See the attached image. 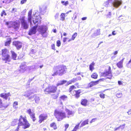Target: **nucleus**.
Instances as JSON below:
<instances>
[{"instance_id": "bb28decb", "label": "nucleus", "mask_w": 131, "mask_h": 131, "mask_svg": "<svg viewBox=\"0 0 131 131\" xmlns=\"http://www.w3.org/2000/svg\"><path fill=\"white\" fill-rule=\"evenodd\" d=\"M94 65V63L93 62H92L89 66V69L90 70L92 71L94 69L93 67Z\"/></svg>"}, {"instance_id": "4c0bfd02", "label": "nucleus", "mask_w": 131, "mask_h": 131, "mask_svg": "<svg viewBox=\"0 0 131 131\" xmlns=\"http://www.w3.org/2000/svg\"><path fill=\"white\" fill-rule=\"evenodd\" d=\"M79 125L80 123H79L78 125H77L72 131H76L77 129H78Z\"/></svg>"}, {"instance_id": "6ab92c4d", "label": "nucleus", "mask_w": 131, "mask_h": 131, "mask_svg": "<svg viewBox=\"0 0 131 131\" xmlns=\"http://www.w3.org/2000/svg\"><path fill=\"white\" fill-rule=\"evenodd\" d=\"M88 101V100L86 99H82L81 101V104L83 105L86 106L87 105Z\"/></svg>"}, {"instance_id": "4468645a", "label": "nucleus", "mask_w": 131, "mask_h": 131, "mask_svg": "<svg viewBox=\"0 0 131 131\" xmlns=\"http://www.w3.org/2000/svg\"><path fill=\"white\" fill-rule=\"evenodd\" d=\"M65 111L67 115V117L68 118L73 116L74 114V111H70L67 108L66 109Z\"/></svg>"}, {"instance_id": "ea45409f", "label": "nucleus", "mask_w": 131, "mask_h": 131, "mask_svg": "<svg viewBox=\"0 0 131 131\" xmlns=\"http://www.w3.org/2000/svg\"><path fill=\"white\" fill-rule=\"evenodd\" d=\"M28 99L30 100L31 101H33L34 100H35L34 95L33 96H31L29 97L28 98Z\"/></svg>"}, {"instance_id": "680f3d73", "label": "nucleus", "mask_w": 131, "mask_h": 131, "mask_svg": "<svg viewBox=\"0 0 131 131\" xmlns=\"http://www.w3.org/2000/svg\"><path fill=\"white\" fill-rule=\"evenodd\" d=\"M62 85V84H61V81L59 82L57 84V86H58L59 85Z\"/></svg>"}, {"instance_id": "f3484780", "label": "nucleus", "mask_w": 131, "mask_h": 131, "mask_svg": "<svg viewBox=\"0 0 131 131\" xmlns=\"http://www.w3.org/2000/svg\"><path fill=\"white\" fill-rule=\"evenodd\" d=\"M47 116H45L44 115L41 114L39 116V122L40 123H41L42 121L45 119H46Z\"/></svg>"}, {"instance_id": "a19ab883", "label": "nucleus", "mask_w": 131, "mask_h": 131, "mask_svg": "<svg viewBox=\"0 0 131 131\" xmlns=\"http://www.w3.org/2000/svg\"><path fill=\"white\" fill-rule=\"evenodd\" d=\"M121 73V71L117 70L114 73L115 76H117L119 74Z\"/></svg>"}, {"instance_id": "58836bf2", "label": "nucleus", "mask_w": 131, "mask_h": 131, "mask_svg": "<svg viewBox=\"0 0 131 131\" xmlns=\"http://www.w3.org/2000/svg\"><path fill=\"white\" fill-rule=\"evenodd\" d=\"M77 35V33L76 32H75L74 33V34L72 35V37L71 38V39L73 40H74L75 38L76 37Z\"/></svg>"}, {"instance_id": "72a5a7b5", "label": "nucleus", "mask_w": 131, "mask_h": 131, "mask_svg": "<svg viewBox=\"0 0 131 131\" xmlns=\"http://www.w3.org/2000/svg\"><path fill=\"white\" fill-rule=\"evenodd\" d=\"M11 40L10 39H8V41H6L5 43V46H8L10 44L11 42Z\"/></svg>"}, {"instance_id": "a878e982", "label": "nucleus", "mask_w": 131, "mask_h": 131, "mask_svg": "<svg viewBox=\"0 0 131 131\" xmlns=\"http://www.w3.org/2000/svg\"><path fill=\"white\" fill-rule=\"evenodd\" d=\"M30 117L31 119H32L33 121L34 122L35 121L36 119V118L35 116V113H32V114L30 115Z\"/></svg>"}, {"instance_id": "774afa93", "label": "nucleus", "mask_w": 131, "mask_h": 131, "mask_svg": "<svg viewBox=\"0 0 131 131\" xmlns=\"http://www.w3.org/2000/svg\"><path fill=\"white\" fill-rule=\"evenodd\" d=\"M77 80H81V77H77Z\"/></svg>"}, {"instance_id": "aec40b11", "label": "nucleus", "mask_w": 131, "mask_h": 131, "mask_svg": "<svg viewBox=\"0 0 131 131\" xmlns=\"http://www.w3.org/2000/svg\"><path fill=\"white\" fill-rule=\"evenodd\" d=\"M34 98L36 103H38L40 100L39 97L38 95H34Z\"/></svg>"}, {"instance_id": "20e7f679", "label": "nucleus", "mask_w": 131, "mask_h": 131, "mask_svg": "<svg viewBox=\"0 0 131 131\" xmlns=\"http://www.w3.org/2000/svg\"><path fill=\"white\" fill-rule=\"evenodd\" d=\"M23 126V128L25 129L28 128L30 126V124L28 122L26 119V117H23L21 116H20V118L19 120L18 126Z\"/></svg>"}, {"instance_id": "ddd939ff", "label": "nucleus", "mask_w": 131, "mask_h": 131, "mask_svg": "<svg viewBox=\"0 0 131 131\" xmlns=\"http://www.w3.org/2000/svg\"><path fill=\"white\" fill-rule=\"evenodd\" d=\"M38 26V25L34 26L29 31L28 34L31 35H32L35 34L36 32V30Z\"/></svg>"}, {"instance_id": "de8ad7c7", "label": "nucleus", "mask_w": 131, "mask_h": 131, "mask_svg": "<svg viewBox=\"0 0 131 131\" xmlns=\"http://www.w3.org/2000/svg\"><path fill=\"white\" fill-rule=\"evenodd\" d=\"M27 112L28 113L29 115L32 113L31 111V109H29L27 111Z\"/></svg>"}, {"instance_id": "49530a36", "label": "nucleus", "mask_w": 131, "mask_h": 131, "mask_svg": "<svg viewBox=\"0 0 131 131\" xmlns=\"http://www.w3.org/2000/svg\"><path fill=\"white\" fill-rule=\"evenodd\" d=\"M111 15H112L111 13L110 12H109L108 14H107V18H110L111 17Z\"/></svg>"}, {"instance_id": "603ef678", "label": "nucleus", "mask_w": 131, "mask_h": 131, "mask_svg": "<svg viewBox=\"0 0 131 131\" xmlns=\"http://www.w3.org/2000/svg\"><path fill=\"white\" fill-rule=\"evenodd\" d=\"M4 1L7 4H8L12 2L11 0H4Z\"/></svg>"}, {"instance_id": "6e6552de", "label": "nucleus", "mask_w": 131, "mask_h": 131, "mask_svg": "<svg viewBox=\"0 0 131 131\" xmlns=\"http://www.w3.org/2000/svg\"><path fill=\"white\" fill-rule=\"evenodd\" d=\"M57 90L56 86L53 85H49L45 90L44 91L46 94H48L50 93H54Z\"/></svg>"}, {"instance_id": "69168bd1", "label": "nucleus", "mask_w": 131, "mask_h": 131, "mask_svg": "<svg viewBox=\"0 0 131 131\" xmlns=\"http://www.w3.org/2000/svg\"><path fill=\"white\" fill-rule=\"evenodd\" d=\"M87 19V17H83L82 18V20H86Z\"/></svg>"}, {"instance_id": "4be33fe9", "label": "nucleus", "mask_w": 131, "mask_h": 131, "mask_svg": "<svg viewBox=\"0 0 131 131\" xmlns=\"http://www.w3.org/2000/svg\"><path fill=\"white\" fill-rule=\"evenodd\" d=\"M75 97L77 98H78L80 96L79 94L81 93V91L80 90H79L78 91H75Z\"/></svg>"}, {"instance_id": "f704fd0d", "label": "nucleus", "mask_w": 131, "mask_h": 131, "mask_svg": "<svg viewBox=\"0 0 131 131\" xmlns=\"http://www.w3.org/2000/svg\"><path fill=\"white\" fill-rule=\"evenodd\" d=\"M61 3L63 5H65V6H67L69 3V2L67 1L65 2L64 1H61Z\"/></svg>"}, {"instance_id": "c9c22d12", "label": "nucleus", "mask_w": 131, "mask_h": 131, "mask_svg": "<svg viewBox=\"0 0 131 131\" xmlns=\"http://www.w3.org/2000/svg\"><path fill=\"white\" fill-rule=\"evenodd\" d=\"M18 105V102H15L14 103L13 107L16 109L18 108L17 105Z\"/></svg>"}, {"instance_id": "4d7b16f0", "label": "nucleus", "mask_w": 131, "mask_h": 131, "mask_svg": "<svg viewBox=\"0 0 131 131\" xmlns=\"http://www.w3.org/2000/svg\"><path fill=\"white\" fill-rule=\"evenodd\" d=\"M35 52V51L33 49H32L31 50L30 53H34Z\"/></svg>"}, {"instance_id": "f03ea898", "label": "nucleus", "mask_w": 131, "mask_h": 131, "mask_svg": "<svg viewBox=\"0 0 131 131\" xmlns=\"http://www.w3.org/2000/svg\"><path fill=\"white\" fill-rule=\"evenodd\" d=\"M54 73L52 75L54 76L57 75L61 76L65 73L67 71V68L65 66H59L54 68Z\"/></svg>"}, {"instance_id": "09e8293b", "label": "nucleus", "mask_w": 131, "mask_h": 131, "mask_svg": "<svg viewBox=\"0 0 131 131\" xmlns=\"http://www.w3.org/2000/svg\"><path fill=\"white\" fill-rule=\"evenodd\" d=\"M75 86L74 85H72V86H71L69 89V90L71 92L72 90H73Z\"/></svg>"}, {"instance_id": "423d86ee", "label": "nucleus", "mask_w": 131, "mask_h": 131, "mask_svg": "<svg viewBox=\"0 0 131 131\" xmlns=\"http://www.w3.org/2000/svg\"><path fill=\"white\" fill-rule=\"evenodd\" d=\"M47 27L45 25L39 26L38 28V31L44 37H46L48 36L47 33Z\"/></svg>"}, {"instance_id": "c756f323", "label": "nucleus", "mask_w": 131, "mask_h": 131, "mask_svg": "<svg viewBox=\"0 0 131 131\" xmlns=\"http://www.w3.org/2000/svg\"><path fill=\"white\" fill-rule=\"evenodd\" d=\"M112 0H108L104 3V5L107 7L108 6L109 3Z\"/></svg>"}, {"instance_id": "864d4df0", "label": "nucleus", "mask_w": 131, "mask_h": 131, "mask_svg": "<svg viewBox=\"0 0 131 131\" xmlns=\"http://www.w3.org/2000/svg\"><path fill=\"white\" fill-rule=\"evenodd\" d=\"M30 95V93L28 92H27V94H24L23 95L25 96L28 97V96H29V95Z\"/></svg>"}, {"instance_id": "79ce46f5", "label": "nucleus", "mask_w": 131, "mask_h": 131, "mask_svg": "<svg viewBox=\"0 0 131 131\" xmlns=\"http://www.w3.org/2000/svg\"><path fill=\"white\" fill-rule=\"evenodd\" d=\"M17 11V9L15 8H13L12 11H11V12L12 13H13L16 12Z\"/></svg>"}, {"instance_id": "2eb2a0df", "label": "nucleus", "mask_w": 131, "mask_h": 131, "mask_svg": "<svg viewBox=\"0 0 131 131\" xmlns=\"http://www.w3.org/2000/svg\"><path fill=\"white\" fill-rule=\"evenodd\" d=\"M10 94L9 93H3L0 94V96L1 97L6 100L7 99L8 97L10 96Z\"/></svg>"}, {"instance_id": "2f4dec72", "label": "nucleus", "mask_w": 131, "mask_h": 131, "mask_svg": "<svg viewBox=\"0 0 131 131\" xmlns=\"http://www.w3.org/2000/svg\"><path fill=\"white\" fill-rule=\"evenodd\" d=\"M91 77L93 78L96 79L97 78V75L96 73H94L92 75Z\"/></svg>"}, {"instance_id": "37998d69", "label": "nucleus", "mask_w": 131, "mask_h": 131, "mask_svg": "<svg viewBox=\"0 0 131 131\" xmlns=\"http://www.w3.org/2000/svg\"><path fill=\"white\" fill-rule=\"evenodd\" d=\"M6 15L7 14L6 13L5 10H3L2 11V12L1 13V16H3V15Z\"/></svg>"}, {"instance_id": "f8f14e48", "label": "nucleus", "mask_w": 131, "mask_h": 131, "mask_svg": "<svg viewBox=\"0 0 131 131\" xmlns=\"http://www.w3.org/2000/svg\"><path fill=\"white\" fill-rule=\"evenodd\" d=\"M13 45L16 47L18 50H19L21 48L22 46V43L18 41L14 42Z\"/></svg>"}, {"instance_id": "9d476101", "label": "nucleus", "mask_w": 131, "mask_h": 131, "mask_svg": "<svg viewBox=\"0 0 131 131\" xmlns=\"http://www.w3.org/2000/svg\"><path fill=\"white\" fill-rule=\"evenodd\" d=\"M19 25L17 23L14 22L13 23L12 26H8V28H10L12 30H18Z\"/></svg>"}, {"instance_id": "39448f33", "label": "nucleus", "mask_w": 131, "mask_h": 131, "mask_svg": "<svg viewBox=\"0 0 131 131\" xmlns=\"http://www.w3.org/2000/svg\"><path fill=\"white\" fill-rule=\"evenodd\" d=\"M111 72V67L107 66L106 67L105 69L104 70V72L102 73L101 75L102 76L107 77V78L111 79L113 76Z\"/></svg>"}, {"instance_id": "b1692460", "label": "nucleus", "mask_w": 131, "mask_h": 131, "mask_svg": "<svg viewBox=\"0 0 131 131\" xmlns=\"http://www.w3.org/2000/svg\"><path fill=\"white\" fill-rule=\"evenodd\" d=\"M99 81H97L91 82L90 83V86L91 87L94 85H96L97 84Z\"/></svg>"}, {"instance_id": "dca6fc26", "label": "nucleus", "mask_w": 131, "mask_h": 131, "mask_svg": "<svg viewBox=\"0 0 131 131\" xmlns=\"http://www.w3.org/2000/svg\"><path fill=\"white\" fill-rule=\"evenodd\" d=\"M124 58H123L122 60H121L118 63H117L116 65L118 68H121L123 67V61L124 60Z\"/></svg>"}, {"instance_id": "7ed1b4c3", "label": "nucleus", "mask_w": 131, "mask_h": 131, "mask_svg": "<svg viewBox=\"0 0 131 131\" xmlns=\"http://www.w3.org/2000/svg\"><path fill=\"white\" fill-rule=\"evenodd\" d=\"M54 115L58 121H61L66 117V113L64 112L57 109L55 110Z\"/></svg>"}, {"instance_id": "5fc2aeb1", "label": "nucleus", "mask_w": 131, "mask_h": 131, "mask_svg": "<svg viewBox=\"0 0 131 131\" xmlns=\"http://www.w3.org/2000/svg\"><path fill=\"white\" fill-rule=\"evenodd\" d=\"M69 126V125L68 124H66L65 125V130L66 131L67 129L68 128V127Z\"/></svg>"}, {"instance_id": "412c9836", "label": "nucleus", "mask_w": 131, "mask_h": 131, "mask_svg": "<svg viewBox=\"0 0 131 131\" xmlns=\"http://www.w3.org/2000/svg\"><path fill=\"white\" fill-rule=\"evenodd\" d=\"M77 81V78H73L71 80L68 81L67 83V84L68 85L69 84H71L72 83H74Z\"/></svg>"}, {"instance_id": "0e129e2a", "label": "nucleus", "mask_w": 131, "mask_h": 131, "mask_svg": "<svg viewBox=\"0 0 131 131\" xmlns=\"http://www.w3.org/2000/svg\"><path fill=\"white\" fill-rule=\"evenodd\" d=\"M112 35H116V33L115 31H114L112 32Z\"/></svg>"}, {"instance_id": "473e14b6", "label": "nucleus", "mask_w": 131, "mask_h": 131, "mask_svg": "<svg viewBox=\"0 0 131 131\" xmlns=\"http://www.w3.org/2000/svg\"><path fill=\"white\" fill-rule=\"evenodd\" d=\"M60 99L63 101L66 100L67 98V96L64 95H62L60 97Z\"/></svg>"}, {"instance_id": "9b49d317", "label": "nucleus", "mask_w": 131, "mask_h": 131, "mask_svg": "<svg viewBox=\"0 0 131 131\" xmlns=\"http://www.w3.org/2000/svg\"><path fill=\"white\" fill-rule=\"evenodd\" d=\"M26 70V66L25 62L22 63L20 66L19 71L21 73H23Z\"/></svg>"}, {"instance_id": "e2e57ef3", "label": "nucleus", "mask_w": 131, "mask_h": 131, "mask_svg": "<svg viewBox=\"0 0 131 131\" xmlns=\"http://www.w3.org/2000/svg\"><path fill=\"white\" fill-rule=\"evenodd\" d=\"M127 113L128 115L131 114V109L129 110L127 112Z\"/></svg>"}, {"instance_id": "5701e85b", "label": "nucleus", "mask_w": 131, "mask_h": 131, "mask_svg": "<svg viewBox=\"0 0 131 131\" xmlns=\"http://www.w3.org/2000/svg\"><path fill=\"white\" fill-rule=\"evenodd\" d=\"M89 122L88 119H87L85 121H84L81 123L80 126V127H82L83 126H84L85 125L88 124V122Z\"/></svg>"}, {"instance_id": "7c9ffc66", "label": "nucleus", "mask_w": 131, "mask_h": 131, "mask_svg": "<svg viewBox=\"0 0 131 131\" xmlns=\"http://www.w3.org/2000/svg\"><path fill=\"white\" fill-rule=\"evenodd\" d=\"M50 126L51 127L53 128L54 129H56L57 128L56 125L54 123H53L51 124H50Z\"/></svg>"}, {"instance_id": "bf43d9fd", "label": "nucleus", "mask_w": 131, "mask_h": 131, "mask_svg": "<svg viewBox=\"0 0 131 131\" xmlns=\"http://www.w3.org/2000/svg\"><path fill=\"white\" fill-rule=\"evenodd\" d=\"M52 48V49L54 50H55V45L54 44H52L51 45Z\"/></svg>"}, {"instance_id": "393cba45", "label": "nucleus", "mask_w": 131, "mask_h": 131, "mask_svg": "<svg viewBox=\"0 0 131 131\" xmlns=\"http://www.w3.org/2000/svg\"><path fill=\"white\" fill-rule=\"evenodd\" d=\"M11 53L12 54V58L14 60H16V58L17 57L16 54L13 51H12Z\"/></svg>"}, {"instance_id": "8fccbe9b", "label": "nucleus", "mask_w": 131, "mask_h": 131, "mask_svg": "<svg viewBox=\"0 0 131 131\" xmlns=\"http://www.w3.org/2000/svg\"><path fill=\"white\" fill-rule=\"evenodd\" d=\"M100 96L101 98L104 99L105 98V94H101Z\"/></svg>"}, {"instance_id": "338daca9", "label": "nucleus", "mask_w": 131, "mask_h": 131, "mask_svg": "<svg viewBox=\"0 0 131 131\" xmlns=\"http://www.w3.org/2000/svg\"><path fill=\"white\" fill-rule=\"evenodd\" d=\"M67 39V38H63V41L64 42H66Z\"/></svg>"}, {"instance_id": "f257e3e1", "label": "nucleus", "mask_w": 131, "mask_h": 131, "mask_svg": "<svg viewBox=\"0 0 131 131\" xmlns=\"http://www.w3.org/2000/svg\"><path fill=\"white\" fill-rule=\"evenodd\" d=\"M32 9L30 10L28 13V22L23 17L22 18L20 19L21 23V27L22 28L24 29H27L29 27V22L30 24H32L31 21V14Z\"/></svg>"}, {"instance_id": "13d9d810", "label": "nucleus", "mask_w": 131, "mask_h": 131, "mask_svg": "<svg viewBox=\"0 0 131 131\" xmlns=\"http://www.w3.org/2000/svg\"><path fill=\"white\" fill-rule=\"evenodd\" d=\"M38 19H35V20H33V23L35 24L38 22Z\"/></svg>"}, {"instance_id": "a211bd4d", "label": "nucleus", "mask_w": 131, "mask_h": 131, "mask_svg": "<svg viewBox=\"0 0 131 131\" xmlns=\"http://www.w3.org/2000/svg\"><path fill=\"white\" fill-rule=\"evenodd\" d=\"M46 7H42L41 8H40V13L43 15L46 12Z\"/></svg>"}, {"instance_id": "0eeeda50", "label": "nucleus", "mask_w": 131, "mask_h": 131, "mask_svg": "<svg viewBox=\"0 0 131 131\" xmlns=\"http://www.w3.org/2000/svg\"><path fill=\"white\" fill-rule=\"evenodd\" d=\"M2 59L3 60L9 62L10 56L8 54L9 51L6 49H5L2 50Z\"/></svg>"}, {"instance_id": "052dcab7", "label": "nucleus", "mask_w": 131, "mask_h": 131, "mask_svg": "<svg viewBox=\"0 0 131 131\" xmlns=\"http://www.w3.org/2000/svg\"><path fill=\"white\" fill-rule=\"evenodd\" d=\"M59 13H58L56 14V15H55L54 16L55 19H56L58 18V17L59 16Z\"/></svg>"}, {"instance_id": "c85d7f7f", "label": "nucleus", "mask_w": 131, "mask_h": 131, "mask_svg": "<svg viewBox=\"0 0 131 131\" xmlns=\"http://www.w3.org/2000/svg\"><path fill=\"white\" fill-rule=\"evenodd\" d=\"M18 119H15L12 122L11 125L12 126H14L18 122Z\"/></svg>"}, {"instance_id": "c03bdc74", "label": "nucleus", "mask_w": 131, "mask_h": 131, "mask_svg": "<svg viewBox=\"0 0 131 131\" xmlns=\"http://www.w3.org/2000/svg\"><path fill=\"white\" fill-rule=\"evenodd\" d=\"M61 45V42L60 40H58L57 42V45L58 47H59Z\"/></svg>"}, {"instance_id": "cd10ccee", "label": "nucleus", "mask_w": 131, "mask_h": 131, "mask_svg": "<svg viewBox=\"0 0 131 131\" xmlns=\"http://www.w3.org/2000/svg\"><path fill=\"white\" fill-rule=\"evenodd\" d=\"M65 14L62 13L60 15V20L63 21L65 20Z\"/></svg>"}, {"instance_id": "1a4fd4ad", "label": "nucleus", "mask_w": 131, "mask_h": 131, "mask_svg": "<svg viewBox=\"0 0 131 131\" xmlns=\"http://www.w3.org/2000/svg\"><path fill=\"white\" fill-rule=\"evenodd\" d=\"M122 3V0H114L112 3V4L114 7L117 8L121 5Z\"/></svg>"}, {"instance_id": "6e6d98bb", "label": "nucleus", "mask_w": 131, "mask_h": 131, "mask_svg": "<svg viewBox=\"0 0 131 131\" xmlns=\"http://www.w3.org/2000/svg\"><path fill=\"white\" fill-rule=\"evenodd\" d=\"M62 85L65 83L67 82V81L66 80H62L60 81Z\"/></svg>"}, {"instance_id": "e433bc0d", "label": "nucleus", "mask_w": 131, "mask_h": 131, "mask_svg": "<svg viewBox=\"0 0 131 131\" xmlns=\"http://www.w3.org/2000/svg\"><path fill=\"white\" fill-rule=\"evenodd\" d=\"M116 96L118 98H120L122 97V94L121 92H118L116 94Z\"/></svg>"}, {"instance_id": "3c124183", "label": "nucleus", "mask_w": 131, "mask_h": 131, "mask_svg": "<svg viewBox=\"0 0 131 131\" xmlns=\"http://www.w3.org/2000/svg\"><path fill=\"white\" fill-rule=\"evenodd\" d=\"M27 1V0H21V4H23L25 3Z\"/></svg>"}, {"instance_id": "a18cd8bd", "label": "nucleus", "mask_w": 131, "mask_h": 131, "mask_svg": "<svg viewBox=\"0 0 131 131\" xmlns=\"http://www.w3.org/2000/svg\"><path fill=\"white\" fill-rule=\"evenodd\" d=\"M3 102L2 100L0 99V108H2L3 107V105L2 104Z\"/></svg>"}]
</instances>
